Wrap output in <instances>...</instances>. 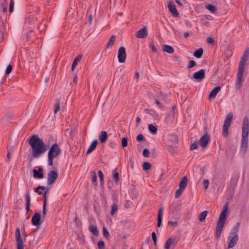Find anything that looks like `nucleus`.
<instances>
[{"label": "nucleus", "instance_id": "6e6d98bb", "mask_svg": "<svg viewBox=\"0 0 249 249\" xmlns=\"http://www.w3.org/2000/svg\"><path fill=\"white\" fill-rule=\"evenodd\" d=\"M48 191V189H47L45 191V193L43 194V197H44V201H43V206L46 207L47 205V198H46V194Z\"/></svg>", "mask_w": 249, "mask_h": 249}, {"label": "nucleus", "instance_id": "423d86ee", "mask_svg": "<svg viewBox=\"0 0 249 249\" xmlns=\"http://www.w3.org/2000/svg\"><path fill=\"white\" fill-rule=\"evenodd\" d=\"M61 154V149L58 146V144L55 142L50 147L48 153V156L53 158H56L59 157Z\"/></svg>", "mask_w": 249, "mask_h": 249}, {"label": "nucleus", "instance_id": "774afa93", "mask_svg": "<svg viewBox=\"0 0 249 249\" xmlns=\"http://www.w3.org/2000/svg\"><path fill=\"white\" fill-rule=\"evenodd\" d=\"M201 20L203 25L207 26H209V22L208 21H207L205 19L202 18Z\"/></svg>", "mask_w": 249, "mask_h": 249}, {"label": "nucleus", "instance_id": "c85d7f7f", "mask_svg": "<svg viewBox=\"0 0 249 249\" xmlns=\"http://www.w3.org/2000/svg\"><path fill=\"white\" fill-rule=\"evenodd\" d=\"M116 37L115 35H113L111 36L107 44V48H111L113 46L115 43Z\"/></svg>", "mask_w": 249, "mask_h": 249}, {"label": "nucleus", "instance_id": "3c124183", "mask_svg": "<svg viewBox=\"0 0 249 249\" xmlns=\"http://www.w3.org/2000/svg\"><path fill=\"white\" fill-rule=\"evenodd\" d=\"M98 247L99 249H104L105 248V242L103 240H100L98 243Z\"/></svg>", "mask_w": 249, "mask_h": 249}, {"label": "nucleus", "instance_id": "864d4df0", "mask_svg": "<svg viewBox=\"0 0 249 249\" xmlns=\"http://www.w3.org/2000/svg\"><path fill=\"white\" fill-rule=\"evenodd\" d=\"M11 149H9V150H8L7 152V155H6V159H5V161L6 162H9L10 161V159H11Z\"/></svg>", "mask_w": 249, "mask_h": 249}, {"label": "nucleus", "instance_id": "c9c22d12", "mask_svg": "<svg viewBox=\"0 0 249 249\" xmlns=\"http://www.w3.org/2000/svg\"><path fill=\"white\" fill-rule=\"evenodd\" d=\"M167 149L168 152L172 155H174L177 152V149L174 147L170 145H168L167 146Z\"/></svg>", "mask_w": 249, "mask_h": 249}, {"label": "nucleus", "instance_id": "e433bc0d", "mask_svg": "<svg viewBox=\"0 0 249 249\" xmlns=\"http://www.w3.org/2000/svg\"><path fill=\"white\" fill-rule=\"evenodd\" d=\"M142 169L143 170L147 171L151 167V164L148 162H144L142 165Z\"/></svg>", "mask_w": 249, "mask_h": 249}, {"label": "nucleus", "instance_id": "13d9d810", "mask_svg": "<svg viewBox=\"0 0 249 249\" xmlns=\"http://www.w3.org/2000/svg\"><path fill=\"white\" fill-rule=\"evenodd\" d=\"M14 2L13 0H11L9 6V12L11 13L13 11Z\"/></svg>", "mask_w": 249, "mask_h": 249}, {"label": "nucleus", "instance_id": "7c9ffc66", "mask_svg": "<svg viewBox=\"0 0 249 249\" xmlns=\"http://www.w3.org/2000/svg\"><path fill=\"white\" fill-rule=\"evenodd\" d=\"M117 170V169L114 170L112 172V175L113 179L114 180L115 182L117 184L119 181V174Z\"/></svg>", "mask_w": 249, "mask_h": 249}, {"label": "nucleus", "instance_id": "4d7b16f0", "mask_svg": "<svg viewBox=\"0 0 249 249\" xmlns=\"http://www.w3.org/2000/svg\"><path fill=\"white\" fill-rule=\"evenodd\" d=\"M207 42L212 45H214L215 41L212 37H209L207 38Z\"/></svg>", "mask_w": 249, "mask_h": 249}, {"label": "nucleus", "instance_id": "1a4fd4ad", "mask_svg": "<svg viewBox=\"0 0 249 249\" xmlns=\"http://www.w3.org/2000/svg\"><path fill=\"white\" fill-rule=\"evenodd\" d=\"M126 57L125 49L124 47H121L118 50V58L120 63H124Z\"/></svg>", "mask_w": 249, "mask_h": 249}, {"label": "nucleus", "instance_id": "f3484780", "mask_svg": "<svg viewBox=\"0 0 249 249\" xmlns=\"http://www.w3.org/2000/svg\"><path fill=\"white\" fill-rule=\"evenodd\" d=\"M43 171V169L41 167H38V170L33 169V177L36 178H42L44 177Z\"/></svg>", "mask_w": 249, "mask_h": 249}, {"label": "nucleus", "instance_id": "338daca9", "mask_svg": "<svg viewBox=\"0 0 249 249\" xmlns=\"http://www.w3.org/2000/svg\"><path fill=\"white\" fill-rule=\"evenodd\" d=\"M155 103L157 104V105L160 108L163 109L164 108V106L162 105L158 100H155Z\"/></svg>", "mask_w": 249, "mask_h": 249}, {"label": "nucleus", "instance_id": "f03ea898", "mask_svg": "<svg viewBox=\"0 0 249 249\" xmlns=\"http://www.w3.org/2000/svg\"><path fill=\"white\" fill-rule=\"evenodd\" d=\"M228 203L227 202L223 207V210L220 214L219 217L216 223V231L214 237L216 239H218L221 235L224 224L227 218Z\"/></svg>", "mask_w": 249, "mask_h": 249}, {"label": "nucleus", "instance_id": "49530a36", "mask_svg": "<svg viewBox=\"0 0 249 249\" xmlns=\"http://www.w3.org/2000/svg\"><path fill=\"white\" fill-rule=\"evenodd\" d=\"M198 142L197 141H196L194 142L193 143H192L190 147V150H194L198 148Z\"/></svg>", "mask_w": 249, "mask_h": 249}, {"label": "nucleus", "instance_id": "79ce46f5", "mask_svg": "<svg viewBox=\"0 0 249 249\" xmlns=\"http://www.w3.org/2000/svg\"><path fill=\"white\" fill-rule=\"evenodd\" d=\"M98 176L100 178L101 185L103 186L104 184V176L101 170L98 171Z\"/></svg>", "mask_w": 249, "mask_h": 249}, {"label": "nucleus", "instance_id": "9d476101", "mask_svg": "<svg viewBox=\"0 0 249 249\" xmlns=\"http://www.w3.org/2000/svg\"><path fill=\"white\" fill-rule=\"evenodd\" d=\"M41 214L38 213H35L32 218V224L35 226L39 227L42 223Z\"/></svg>", "mask_w": 249, "mask_h": 249}, {"label": "nucleus", "instance_id": "bb28decb", "mask_svg": "<svg viewBox=\"0 0 249 249\" xmlns=\"http://www.w3.org/2000/svg\"><path fill=\"white\" fill-rule=\"evenodd\" d=\"M89 231L95 236L99 234V231L96 226L91 225L89 227Z\"/></svg>", "mask_w": 249, "mask_h": 249}, {"label": "nucleus", "instance_id": "052dcab7", "mask_svg": "<svg viewBox=\"0 0 249 249\" xmlns=\"http://www.w3.org/2000/svg\"><path fill=\"white\" fill-rule=\"evenodd\" d=\"M168 225H171L173 227H176L178 226V223L177 221H169L168 222Z\"/></svg>", "mask_w": 249, "mask_h": 249}, {"label": "nucleus", "instance_id": "de8ad7c7", "mask_svg": "<svg viewBox=\"0 0 249 249\" xmlns=\"http://www.w3.org/2000/svg\"><path fill=\"white\" fill-rule=\"evenodd\" d=\"M103 235L104 236L107 238L108 239L109 237V233L107 228L105 227H104L103 228Z\"/></svg>", "mask_w": 249, "mask_h": 249}, {"label": "nucleus", "instance_id": "ea45409f", "mask_svg": "<svg viewBox=\"0 0 249 249\" xmlns=\"http://www.w3.org/2000/svg\"><path fill=\"white\" fill-rule=\"evenodd\" d=\"M118 210V206L116 203H113L111 206V215H113Z\"/></svg>", "mask_w": 249, "mask_h": 249}, {"label": "nucleus", "instance_id": "f8f14e48", "mask_svg": "<svg viewBox=\"0 0 249 249\" xmlns=\"http://www.w3.org/2000/svg\"><path fill=\"white\" fill-rule=\"evenodd\" d=\"M205 75V70L201 69L198 71L195 72L193 74V77L194 79L196 80L198 82H200L204 78Z\"/></svg>", "mask_w": 249, "mask_h": 249}, {"label": "nucleus", "instance_id": "603ef678", "mask_svg": "<svg viewBox=\"0 0 249 249\" xmlns=\"http://www.w3.org/2000/svg\"><path fill=\"white\" fill-rule=\"evenodd\" d=\"M12 70V66L11 65L9 64L7 66L6 71H5V75L6 76L8 75L11 72Z\"/></svg>", "mask_w": 249, "mask_h": 249}, {"label": "nucleus", "instance_id": "ddd939ff", "mask_svg": "<svg viewBox=\"0 0 249 249\" xmlns=\"http://www.w3.org/2000/svg\"><path fill=\"white\" fill-rule=\"evenodd\" d=\"M210 141V135L208 133H206L203 135L199 140V142L201 146L205 148Z\"/></svg>", "mask_w": 249, "mask_h": 249}, {"label": "nucleus", "instance_id": "6e6552de", "mask_svg": "<svg viewBox=\"0 0 249 249\" xmlns=\"http://www.w3.org/2000/svg\"><path fill=\"white\" fill-rule=\"evenodd\" d=\"M58 178L57 172L55 171H50L48 173L47 184L51 185L53 184Z\"/></svg>", "mask_w": 249, "mask_h": 249}, {"label": "nucleus", "instance_id": "e2e57ef3", "mask_svg": "<svg viewBox=\"0 0 249 249\" xmlns=\"http://www.w3.org/2000/svg\"><path fill=\"white\" fill-rule=\"evenodd\" d=\"M151 235H152V238L153 240L154 243L156 245V243H157V239L156 234L155 232V231L152 232Z\"/></svg>", "mask_w": 249, "mask_h": 249}, {"label": "nucleus", "instance_id": "2f4dec72", "mask_svg": "<svg viewBox=\"0 0 249 249\" xmlns=\"http://www.w3.org/2000/svg\"><path fill=\"white\" fill-rule=\"evenodd\" d=\"M208 214V211H204L201 213H199L198 215V219L200 221H203L205 220L206 218L207 217Z\"/></svg>", "mask_w": 249, "mask_h": 249}, {"label": "nucleus", "instance_id": "a878e982", "mask_svg": "<svg viewBox=\"0 0 249 249\" xmlns=\"http://www.w3.org/2000/svg\"><path fill=\"white\" fill-rule=\"evenodd\" d=\"M82 59V55L79 54L76 56V57L74 59L72 66H71V70L73 71L75 69V67L77 65L78 62L80 61Z\"/></svg>", "mask_w": 249, "mask_h": 249}, {"label": "nucleus", "instance_id": "5701e85b", "mask_svg": "<svg viewBox=\"0 0 249 249\" xmlns=\"http://www.w3.org/2000/svg\"><path fill=\"white\" fill-rule=\"evenodd\" d=\"M98 141L97 140H94L90 144L89 147L87 151V154L88 155L91 153L93 151H94L96 148L98 144Z\"/></svg>", "mask_w": 249, "mask_h": 249}, {"label": "nucleus", "instance_id": "dca6fc26", "mask_svg": "<svg viewBox=\"0 0 249 249\" xmlns=\"http://www.w3.org/2000/svg\"><path fill=\"white\" fill-rule=\"evenodd\" d=\"M168 7L169 11L172 14L173 16L175 18H178L179 17V13L176 8V5L173 4L172 2H170L168 4Z\"/></svg>", "mask_w": 249, "mask_h": 249}, {"label": "nucleus", "instance_id": "39448f33", "mask_svg": "<svg viewBox=\"0 0 249 249\" xmlns=\"http://www.w3.org/2000/svg\"><path fill=\"white\" fill-rule=\"evenodd\" d=\"M233 118L232 114L229 113L225 119L222 129V134L224 137L229 135V128L230 127Z\"/></svg>", "mask_w": 249, "mask_h": 249}, {"label": "nucleus", "instance_id": "8fccbe9b", "mask_svg": "<svg viewBox=\"0 0 249 249\" xmlns=\"http://www.w3.org/2000/svg\"><path fill=\"white\" fill-rule=\"evenodd\" d=\"M196 65V63L194 60H190L189 62L188 65V69H191L194 67H195Z\"/></svg>", "mask_w": 249, "mask_h": 249}, {"label": "nucleus", "instance_id": "473e14b6", "mask_svg": "<svg viewBox=\"0 0 249 249\" xmlns=\"http://www.w3.org/2000/svg\"><path fill=\"white\" fill-rule=\"evenodd\" d=\"M173 242V240L172 239V237L171 236L169 237L166 241L164 244V249H169L170 246Z\"/></svg>", "mask_w": 249, "mask_h": 249}, {"label": "nucleus", "instance_id": "69168bd1", "mask_svg": "<svg viewBox=\"0 0 249 249\" xmlns=\"http://www.w3.org/2000/svg\"><path fill=\"white\" fill-rule=\"evenodd\" d=\"M109 145L111 148L114 149L116 147V146L117 145V143L115 142L112 141V142H109Z\"/></svg>", "mask_w": 249, "mask_h": 249}, {"label": "nucleus", "instance_id": "a18cd8bd", "mask_svg": "<svg viewBox=\"0 0 249 249\" xmlns=\"http://www.w3.org/2000/svg\"><path fill=\"white\" fill-rule=\"evenodd\" d=\"M122 146L123 148L126 147L128 145V139L127 137H123L122 139Z\"/></svg>", "mask_w": 249, "mask_h": 249}, {"label": "nucleus", "instance_id": "2eb2a0df", "mask_svg": "<svg viewBox=\"0 0 249 249\" xmlns=\"http://www.w3.org/2000/svg\"><path fill=\"white\" fill-rule=\"evenodd\" d=\"M148 35L147 29L146 26H144L142 28L138 30L136 33V37L138 38H143L146 37Z\"/></svg>", "mask_w": 249, "mask_h": 249}, {"label": "nucleus", "instance_id": "c03bdc74", "mask_svg": "<svg viewBox=\"0 0 249 249\" xmlns=\"http://www.w3.org/2000/svg\"><path fill=\"white\" fill-rule=\"evenodd\" d=\"M184 190V189H181L179 187V188L175 192V198H178L181 195Z\"/></svg>", "mask_w": 249, "mask_h": 249}, {"label": "nucleus", "instance_id": "5fc2aeb1", "mask_svg": "<svg viewBox=\"0 0 249 249\" xmlns=\"http://www.w3.org/2000/svg\"><path fill=\"white\" fill-rule=\"evenodd\" d=\"M150 152L148 149H144L142 152V155L143 157L147 158L149 157Z\"/></svg>", "mask_w": 249, "mask_h": 249}, {"label": "nucleus", "instance_id": "0e129e2a", "mask_svg": "<svg viewBox=\"0 0 249 249\" xmlns=\"http://www.w3.org/2000/svg\"><path fill=\"white\" fill-rule=\"evenodd\" d=\"M54 158L52 157L48 156V165L50 166H53V160Z\"/></svg>", "mask_w": 249, "mask_h": 249}, {"label": "nucleus", "instance_id": "4c0bfd02", "mask_svg": "<svg viewBox=\"0 0 249 249\" xmlns=\"http://www.w3.org/2000/svg\"><path fill=\"white\" fill-rule=\"evenodd\" d=\"M60 101L59 100H57L54 107V114H56L58 111L60 109Z\"/></svg>", "mask_w": 249, "mask_h": 249}, {"label": "nucleus", "instance_id": "680f3d73", "mask_svg": "<svg viewBox=\"0 0 249 249\" xmlns=\"http://www.w3.org/2000/svg\"><path fill=\"white\" fill-rule=\"evenodd\" d=\"M137 141L139 142L142 141L144 139V137L142 134H140L137 136Z\"/></svg>", "mask_w": 249, "mask_h": 249}, {"label": "nucleus", "instance_id": "72a5a7b5", "mask_svg": "<svg viewBox=\"0 0 249 249\" xmlns=\"http://www.w3.org/2000/svg\"><path fill=\"white\" fill-rule=\"evenodd\" d=\"M148 129L150 133L152 134H156L157 133L158 129L157 127L152 124H150L148 125Z\"/></svg>", "mask_w": 249, "mask_h": 249}, {"label": "nucleus", "instance_id": "c756f323", "mask_svg": "<svg viewBox=\"0 0 249 249\" xmlns=\"http://www.w3.org/2000/svg\"><path fill=\"white\" fill-rule=\"evenodd\" d=\"M205 8L212 13H215L217 10V7L212 4H207Z\"/></svg>", "mask_w": 249, "mask_h": 249}, {"label": "nucleus", "instance_id": "aec40b11", "mask_svg": "<svg viewBox=\"0 0 249 249\" xmlns=\"http://www.w3.org/2000/svg\"><path fill=\"white\" fill-rule=\"evenodd\" d=\"M25 200L26 201V214H27L30 211V206H31V197L29 193V191H28V193H27L25 195Z\"/></svg>", "mask_w": 249, "mask_h": 249}, {"label": "nucleus", "instance_id": "4468645a", "mask_svg": "<svg viewBox=\"0 0 249 249\" xmlns=\"http://www.w3.org/2000/svg\"><path fill=\"white\" fill-rule=\"evenodd\" d=\"M249 134H242L241 149L246 151L248 147Z\"/></svg>", "mask_w": 249, "mask_h": 249}, {"label": "nucleus", "instance_id": "0eeeda50", "mask_svg": "<svg viewBox=\"0 0 249 249\" xmlns=\"http://www.w3.org/2000/svg\"><path fill=\"white\" fill-rule=\"evenodd\" d=\"M15 240L17 242V249H24L23 239L21 235L20 229L18 227L17 228L15 231Z\"/></svg>", "mask_w": 249, "mask_h": 249}, {"label": "nucleus", "instance_id": "cd10ccee", "mask_svg": "<svg viewBox=\"0 0 249 249\" xmlns=\"http://www.w3.org/2000/svg\"><path fill=\"white\" fill-rule=\"evenodd\" d=\"M203 49L202 48L196 50L194 53V55L197 58H201L203 53Z\"/></svg>", "mask_w": 249, "mask_h": 249}, {"label": "nucleus", "instance_id": "58836bf2", "mask_svg": "<svg viewBox=\"0 0 249 249\" xmlns=\"http://www.w3.org/2000/svg\"><path fill=\"white\" fill-rule=\"evenodd\" d=\"M46 188L43 186H38L35 190L36 193H37L39 195H43V193L40 191L39 190H45Z\"/></svg>", "mask_w": 249, "mask_h": 249}, {"label": "nucleus", "instance_id": "f704fd0d", "mask_svg": "<svg viewBox=\"0 0 249 249\" xmlns=\"http://www.w3.org/2000/svg\"><path fill=\"white\" fill-rule=\"evenodd\" d=\"M169 140H170V142L175 143H178V139L177 135L172 134L169 135Z\"/></svg>", "mask_w": 249, "mask_h": 249}, {"label": "nucleus", "instance_id": "412c9836", "mask_svg": "<svg viewBox=\"0 0 249 249\" xmlns=\"http://www.w3.org/2000/svg\"><path fill=\"white\" fill-rule=\"evenodd\" d=\"M145 112L146 114H149L150 116H151L154 120L157 121V120H159V118H160L159 115L155 111H154L152 109L150 110V109H145Z\"/></svg>", "mask_w": 249, "mask_h": 249}, {"label": "nucleus", "instance_id": "a211bd4d", "mask_svg": "<svg viewBox=\"0 0 249 249\" xmlns=\"http://www.w3.org/2000/svg\"><path fill=\"white\" fill-rule=\"evenodd\" d=\"M164 208H160L158 212V219H157V227L160 228L162 224V216L163 214Z\"/></svg>", "mask_w": 249, "mask_h": 249}, {"label": "nucleus", "instance_id": "09e8293b", "mask_svg": "<svg viewBox=\"0 0 249 249\" xmlns=\"http://www.w3.org/2000/svg\"><path fill=\"white\" fill-rule=\"evenodd\" d=\"M91 177L92 181L93 182H96V183L97 184V175H96V172L94 171L91 172Z\"/></svg>", "mask_w": 249, "mask_h": 249}, {"label": "nucleus", "instance_id": "f257e3e1", "mask_svg": "<svg viewBox=\"0 0 249 249\" xmlns=\"http://www.w3.org/2000/svg\"><path fill=\"white\" fill-rule=\"evenodd\" d=\"M28 143L32 147L34 158L38 157L47 150L46 146L37 135L34 134L29 138Z\"/></svg>", "mask_w": 249, "mask_h": 249}, {"label": "nucleus", "instance_id": "393cba45", "mask_svg": "<svg viewBox=\"0 0 249 249\" xmlns=\"http://www.w3.org/2000/svg\"><path fill=\"white\" fill-rule=\"evenodd\" d=\"M162 50L164 52L172 54L174 52V49L173 47L168 45H164L162 46Z\"/></svg>", "mask_w": 249, "mask_h": 249}, {"label": "nucleus", "instance_id": "20e7f679", "mask_svg": "<svg viewBox=\"0 0 249 249\" xmlns=\"http://www.w3.org/2000/svg\"><path fill=\"white\" fill-rule=\"evenodd\" d=\"M247 60L241 58L238 68L237 78L236 80V86L238 89L240 88L243 81V73L245 71Z\"/></svg>", "mask_w": 249, "mask_h": 249}, {"label": "nucleus", "instance_id": "b1692460", "mask_svg": "<svg viewBox=\"0 0 249 249\" xmlns=\"http://www.w3.org/2000/svg\"><path fill=\"white\" fill-rule=\"evenodd\" d=\"M188 184V178L184 176L179 183V187L184 190L185 189Z\"/></svg>", "mask_w": 249, "mask_h": 249}, {"label": "nucleus", "instance_id": "4be33fe9", "mask_svg": "<svg viewBox=\"0 0 249 249\" xmlns=\"http://www.w3.org/2000/svg\"><path fill=\"white\" fill-rule=\"evenodd\" d=\"M99 139L102 143L106 142L108 139V134L106 131H102L99 135Z\"/></svg>", "mask_w": 249, "mask_h": 249}, {"label": "nucleus", "instance_id": "9b49d317", "mask_svg": "<svg viewBox=\"0 0 249 249\" xmlns=\"http://www.w3.org/2000/svg\"><path fill=\"white\" fill-rule=\"evenodd\" d=\"M249 134V119L247 116H245L244 118L242 127V134Z\"/></svg>", "mask_w": 249, "mask_h": 249}, {"label": "nucleus", "instance_id": "a19ab883", "mask_svg": "<svg viewBox=\"0 0 249 249\" xmlns=\"http://www.w3.org/2000/svg\"><path fill=\"white\" fill-rule=\"evenodd\" d=\"M249 55V48H247L243 53L241 58L245 59L246 60H248V57Z\"/></svg>", "mask_w": 249, "mask_h": 249}, {"label": "nucleus", "instance_id": "bf43d9fd", "mask_svg": "<svg viewBox=\"0 0 249 249\" xmlns=\"http://www.w3.org/2000/svg\"><path fill=\"white\" fill-rule=\"evenodd\" d=\"M209 185V180L208 179H205L203 181V187L206 190L207 189Z\"/></svg>", "mask_w": 249, "mask_h": 249}, {"label": "nucleus", "instance_id": "37998d69", "mask_svg": "<svg viewBox=\"0 0 249 249\" xmlns=\"http://www.w3.org/2000/svg\"><path fill=\"white\" fill-rule=\"evenodd\" d=\"M7 1L6 0L2 1V2L0 4V7L2 9L3 12H6L7 11Z\"/></svg>", "mask_w": 249, "mask_h": 249}, {"label": "nucleus", "instance_id": "6ab92c4d", "mask_svg": "<svg viewBox=\"0 0 249 249\" xmlns=\"http://www.w3.org/2000/svg\"><path fill=\"white\" fill-rule=\"evenodd\" d=\"M221 88L220 86H216L214 87L210 92L209 98V99H214L216 96L217 94L220 91Z\"/></svg>", "mask_w": 249, "mask_h": 249}, {"label": "nucleus", "instance_id": "7ed1b4c3", "mask_svg": "<svg viewBox=\"0 0 249 249\" xmlns=\"http://www.w3.org/2000/svg\"><path fill=\"white\" fill-rule=\"evenodd\" d=\"M240 223H236L231 230L228 240H229L228 248L226 249L232 248L234 247L238 242L239 236L238 232L239 230Z\"/></svg>", "mask_w": 249, "mask_h": 249}]
</instances>
